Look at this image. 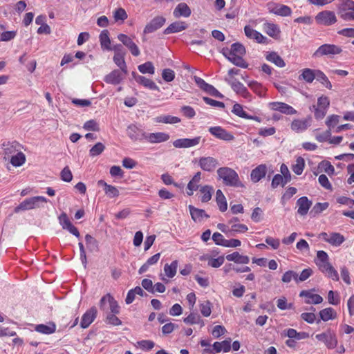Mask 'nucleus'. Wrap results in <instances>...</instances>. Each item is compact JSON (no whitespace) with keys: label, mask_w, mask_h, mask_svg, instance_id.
<instances>
[{"label":"nucleus","mask_w":354,"mask_h":354,"mask_svg":"<svg viewBox=\"0 0 354 354\" xmlns=\"http://www.w3.org/2000/svg\"><path fill=\"white\" fill-rule=\"evenodd\" d=\"M217 174L223 183L227 186L235 187H243L244 185L239 180L238 174L229 167H221L217 170Z\"/></svg>","instance_id":"f257e3e1"},{"label":"nucleus","mask_w":354,"mask_h":354,"mask_svg":"<svg viewBox=\"0 0 354 354\" xmlns=\"http://www.w3.org/2000/svg\"><path fill=\"white\" fill-rule=\"evenodd\" d=\"M48 199L44 196H33L25 199L15 208V212L19 213L21 211L30 210L41 208L44 203H48Z\"/></svg>","instance_id":"f03ea898"},{"label":"nucleus","mask_w":354,"mask_h":354,"mask_svg":"<svg viewBox=\"0 0 354 354\" xmlns=\"http://www.w3.org/2000/svg\"><path fill=\"white\" fill-rule=\"evenodd\" d=\"M342 48L334 44H323L320 46L313 54V57L319 58L322 56L333 57L335 55L341 53Z\"/></svg>","instance_id":"7ed1b4c3"},{"label":"nucleus","mask_w":354,"mask_h":354,"mask_svg":"<svg viewBox=\"0 0 354 354\" xmlns=\"http://www.w3.org/2000/svg\"><path fill=\"white\" fill-rule=\"evenodd\" d=\"M339 15L345 21L354 20V1L344 0L339 8Z\"/></svg>","instance_id":"20e7f679"},{"label":"nucleus","mask_w":354,"mask_h":354,"mask_svg":"<svg viewBox=\"0 0 354 354\" xmlns=\"http://www.w3.org/2000/svg\"><path fill=\"white\" fill-rule=\"evenodd\" d=\"M141 136L143 139L151 144L161 143L167 141L170 136L165 132L147 133L142 132Z\"/></svg>","instance_id":"39448f33"},{"label":"nucleus","mask_w":354,"mask_h":354,"mask_svg":"<svg viewBox=\"0 0 354 354\" xmlns=\"http://www.w3.org/2000/svg\"><path fill=\"white\" fill-rule=\"evenodd\" d=\"M315 20L319 24L330 26L337 21V18L333 11L325 10L319 12L315 17Z\"/></svg>","instance_id":"423d86ee"},{"label":"nucleus","mask_w":354,"mask_h":354,"mask_svg":"<svg viewBox=\"0 0 354 354\" xmlns=\"http://www.w3.org/2000/svg\"><path fill=\"white\" fill-rule=\"evenodd\" d=\"M315 337L317 340L323 342L328 348H334L337 346V339L336 335L330 330L316 335Z\"/></svg>","instance_id":"0eeeda50"},{"label":"nucleus","mask_w":354,"mask_h":354,"mask_svg":"<svg viewBox=\"0 0 354 354\" xmlns=\"http://www.w3.org/2000/svg\"><path fill=\"white\" fill-rule=\"evenodd\" d=\"M231 339H226L221 342H215L212 347L206 348L203 350V354L205 353H217L221 351H223L225 353L230 351L231 348Z\"/></svg>","instance_id":"6e6552de"},{"label":"nucleus","mask_w":354,"mask_h":354,"mask_svg":"<svg viewBox=\"0 0 354 354\" xmlns=\"http://www.w3.org/2000/svg\"><path fill=\"white\" fill-rule=\"evenodd\" d=\"M106 302L109 304V309L111 311L109 313L118 314L120 313V307L118 302L110 294H106L100 299V307L101 310L104 311L106 310Z\"/></svg>","instance_id":"1a4fd4ad"},{"label":"nucleus","mask_w":354,"mask_h":354,"mask_svg":"<svg viewBox=\"0 0 354 354\" xmlns=\"http://www.w3.org/2000/svg\"><path fill=\"white\" fill-rule=\"evenodd\" d=\"M165 18L162 16L155 17L146 25L144 29V33L149 34L155 32L165 24Z\"/></svg>","instance_id":"9d476101"},{"label":"nucleus","mask_w":354,"mask_h":354,"mask_svg":"<svg viewBox=\"0 0 354 354\" xmlns=\"http://www.w3.org/2000/svg\"><path fill=\"white\" fill-rule=\"evenodd\" d=\"M268 8L270 12L274 15L287 17L291 15V9L287 6L270 3L268 5Z\"/></svg>","instance_id":"9b49d317"},{"label":"nucleus","mask_w":354,"mask_h":354,"mask_svg":"<svg viewBox=\"0 0 354 354\" xmlns=\"http://www.w3.org/2000/svg\"><path fill=\"white\" fill-rule=\"evenodd\" d=\"M201 138L200 136L192 139L180 138L173 142V145L176 148H189L198 145L200 143Z\"/></svg>","instance_id":"f8f14e48"},{"label":"nucleus","mask_w":354,"mask_h":354,"mask_svg":"<svg viewBox=\"0 0 354 354\" xmlns=\"http://www.w3.org/2000/svg\"><path fill=\"white\" fill-rule=\"evenodd\" d=\"M59 221L63 229L67 230L76 237H80V234L78 230L72 225L66 213L63 212L59 215Z\"/></svg>","instance_id":"ddd939ff"},{"label":"nucleus","mask_w":354,"mask_h":354,"mask_svg":"<svg viewBox=\"0 0 354 354\" xmlns=\"http://www.w3.org/2000/svg\"><path fill=\"white\" fill-rule=\"evenodd\" d=\"M209 131L216 138L225 141H230L234 139L232 134L227 132L221 127H213L209 129Z\"/></svg>","instance_id":"4468645a"},{"label":"nucleus","mask_w":354,"mask_h":354,"mask_svg":"<svg viewBox=\"0 0 354 354\" xmlns=\"http://www.w3.org/2000/svg\"><path fill=\"white\" fill-rule=\"evenodd\" d=\"M198 164L203 170L212 171L216 169L218 161L213 157H202L199 159Z\"/></svg>","instance_id":"2eb2a0df"},{"label":"nucleus","mask_w":354,"mask_h":354,"mask_svg":"<svg viewBox=\"0 0 354 354\" xmlns=\"http://www.w3.org/2000/svg\"><path fill=\"white\" fill-rule=\"evenodd\" d=\"M97 314V310L95 307H92L88 309L82 316L80 322V326L82 328H88L90 324L95 320Z\"/></svg>","instance_id":"dca6fc26"},{"label":"nucleus","mask_w":354,"mask_h":354,"mask_svg":"<svg viewBox=\"0 0 354 354\" xmlns=\"http://www.w3.org/2000/svg\"><path fill=\"white\" fill-rule=\"evenodd\" d=\"M270 106L272 110L279 111L284 114L294 115L297 113V111L294 108L283 102H272L270 103Z\"/></svg>","instance_id":"f3484780"},{"label":"nucleus","mask_w":354,"mask_h":354,"mask_svg":"<svg viewBox=\"0 0 354 354\" xmlns=\"http://www.w3.org/2000/svg\"><path fill=\"white\" fill-rule=\"evenodd\" d=\"M267 173V166L264 164L259 165L252 170L250 174L251 180L256 183L263 178Z\"/></svg>","instance_id":"a211bd4d"},{"label":"nucleus","mask_w":354,"mask_h":354,"mask_svg":"<svg viewBox=\"0 0 354 354\" xmlns=\"http://www.w3.org/2000/svg\"><path fill=\"white\" fill-rule=\"evenodd\" d=\"M244 32L247 37L254 39L257 42L260 44L266 43L267 38L264 37L261 33L252 29L249 26H245L244 28Z\"/></svg>","instance_id":"6ab92c4d"},{"label":"nucleus","mask_w":354,"mask_h":354,"mask_svg":"<svg viewBox=\"0 0 354 354\" xmlns=\"http://www.w3.org/2000/svg\"><path fill=\"white\" fill-rule=\"evenodd\" d=\"M132 76L138 84H142L145 87H147L151 90L159 91V87L151 80L148 79L144 76L139 75L135 72L132 73Z\"/></svg>","instance_id":"aec40b11"},{"label":"nucleus","mask_w":354,"mask_h":354,"mask_svg":"<svg viewBox=\"0 0 354 354\" xmlns=\"http://www.w3.org/2000/svg\"><path fill=\"white\" fill-rule=\"evenodd\" d=\"M124 75L121 69L114 70L104 77V81L109 84H118L123 80Z\"/></svg>","instance_id":"412c9836"},{"label":"nucleus","mask_w":354,"mask_h":354,"mask_svg":"<svg viewBox=\"0 0 354 354\" xmlns=\"http://www.w3.org/2000/svg\"><path fill=\"white\" fill-rule=\"evenodd\" d=\"M225 81L231 86L232 89L238 94L246 97L248 95L246 87L236 80H230L225 78Z\"/></svg>","instance_id":"4be33fe9"},{"label":"nucleus","mask_w":354,"mask_h":354,"mask_svg":"<svg viewBox=\"0 0 354 354\" xmlns=\"http://www.w3.org/2000/svg\"><path fill=\"white\" fill-rule=\"evenodd\" d=\"M312 202L308 199L306 196L299 198L297 201V205L298 206L297 212L301 216L307 214L310 207H311Z\"/></svg>","instance_id":"5701e85b"},{"label":"nucleus","mask_w":354,"mask_h":354,"mask_svg":"<svg viewBox=\"0 0 354 354\" xmlns=\"http://www.w3.org/2000/svg\"><path fill=\"white\" fill-rule=\"evenodd\" d=\"M263 30L271 37L277 39L279 37L281 30L277 24L266 22L263 26Z\"/></svg>","instance_id":"b1692460"},{"label":"nucleus","mask_w":354,"mask_h":354,"mask_svg":"<svg viewBox=\"0 0 354 354\" xmlns=\"http://www.w3.org/2000/svg\"><path fill=\"white\" fill-rule=\"evenodd\" d=\"M222 53L224 56L229 55V54L245 55V47L241 44L234 43L231 46L230 49H229L227 48H223Z\"/></svg>","instance_id":"393cba45"},{"label":"nucleus","mask_w":354,"mask_h":354,"mask_svg":"<svg viewBox=\"0 0 354 354\" xmlns=\"http://www.w3.org/2000/svg\"><path fill=\"white\" fill-rule=\"evenodd\" d=\"M191 9L185 3H179L174 10V16L176 18L188 17L191 15Z\"/></svg>","instance_id":"a878e982"},{"label":"nucleus","mask_w":354,"mask_h":354,"mask_svg":"<svg viewBox=\"0 0 354 354\" xmlns=\"http://www.w3.org/2000/svg\"><path fill=\"white\" fill-rule=\"evenodd\" d=\"M300 297H304L306 298V304H318L323 301V298L317 294H313L308 290H303L299 294Z\"/></svg>","instance_id":"bb28decb"},{"label":"nucleus","mask_w":354,"mask_h":354,"mask_svg":"<svg viewBox=\"0 0 354 354\" xmlns=\"http://www.w3.org/2000/svg\"><path fill=\"white\" fill-rule=\"evenodd\" d=\"M225 258L227 261H234L236 263L248 264L250 262V258L248 256L241 255L238 252L227 254Z\"/></svg>","instance_id":"cd10ccee"},{"label":"nucleus","mask_w":354,"mask_h":354,"mask_svg":"<svg viewBox=\"0 0 354 354\" xmlns=\"http://www.w3.org/2000/svg\"><path fill=\"white\" fill-rule=\"evenodd\" d=\"M310 125V119L294 120L291 123V129L297 132L306 130Z\"/></svg>","instance_id":"c85d7f7f"},{"label":"nucleus","mask_w":354,"mask_h":354,"mask_svg":"<svg viewBox=\"0 0 354 354\" xmlns=\"http://www.w3.org/2000/svg\"><path fill=\"white\" fill-rule=\"evenodd\" d=\"M189 209L192 218L195 222H200L203 218H209V215L207 214L203 209H198L192 205H189Z\"/></svg>","instance_id":"c756f323"},{"label":"nucleus","mask_w":354,"mask_h":354,"mask_svg":"<svg viewBox=\"0 0 354 354\" xmlns=\"http://www.w3.org/2000/svg\"><path fill=\"white\" fill-rule=\"evenodd\" d=\"M187 28V25L183 21H176L171 24L165 30V35L171 33L178 32L185 30Z\"/></svg>","instance_id":"7c9ffc66"},{"label":"nucleus","mask_w":354,"mask_h":354,"mask_svg":"<svg viewBox=\"0 0 354 354\" xmlns=\"http://www.w3.org/2000/svg\"><path fill=\"white\" fill-rule=\"evenodd\" d=\"M17 145L18 144L17 142H7L2 145L5 160L10 158L12 156L15 155V153L18 151L17 149Z\"/></svg>","instance_id":"2f4dec72"},{"label":"nucleus","mask_w":354,"mask_h":354,"mask_svg":"<svg viewBox=\"0 0 354 354\" xmlns=\"http://www.w3.org/2000/svg\"><path fill=\"white\" fill-rule=\"evenodd\" d=\"M35 330L40 333L50 335L55 332L56 325L54 322H49L47 325L38 324L35 326Z\"/></svg>","instance_id":"473e14b6"},{"label":"nucleus","mask_w":354,"mask_h":354,"mask_svg":"<svg viewBox=\"0 0 354 354\" xmlns=\"http://www.w3.org/2000/svg\"><path fill=\"white\" fill-rule=\"evenodd\" d=\"M316 70L304 68L299 76V80H304L307 83H312L316 77Z\"/></svg>","instance_id":"72a5a7b5"},{"label":"nucleus","mask_w":354,"mask_h":354,"mask_svg":"<svg viewBox=\"0 0 354 354\" xmlns=\"http://www.w3.org/2000/svg\"><path fill=\"white\" fill-rule=\"evenodd\" d=\"M127 131L129 137L133 141L143 139L141 136V133L144 131L134 124L129 125Z\"/></svg>","instance_id":"f704fd0d"},{"label":"nucleus","mask_w":354,"mask_h":354,"mask_svg":"<svg viewBox=\"0 0 354 354\" xmlns=\"http://www.w3.org/2000/svg\"><path fill=\"white\" fill-rule=\"evenodd\" d=\"M243 55H232L229 54V55L225 56L228 60H230L234 65L246 68L248 67V64L245 63L244 59H243Z\"/></svg>","instance_id":"c9c22d12"},{"label":"nucleus","mask_w":354,"mask_h":354,"mask_svg":"<svg viewBox=\"0 0 354 354\" xmlns=\"http://www.w3.org/2000/svg\"><path fill=\"white\" fill-rule=\"evenodd\" d=\"M100 41L101 46L104 49L111 50V40L109 38V32L107 30H104L100 35Z\"/></svg>","instance_id":"e433bc0d"},{"label":"nucleus","mask_w":354,"mask_h":354,"mask_svg":"<svg viewBox=\"0 0 354 354\" xmlns=\"http://www.w3.org/2000/svg\"><path fill=\"white\" fill-rule=\"evenodd\" d=\"M201 173L200 171L197 172L194 176L192 179L189 182V183L187 185V189L189 190L187 192V194L188 195H189V196L192 195L193 194V192L194 190H196L198 188V183L201 180Z\"/></svg>","instance_id":"4c0bfd02"},{"label":"nucleus","mask_w":354,"mask_h":354,"mask_svg":"<svg viewBox=\"0 0 354 354\" xmlns=\"http://www.w3.org/2000/svg\"><path fill=\"white\" fill-rule=\"evenodd\" d=\"M319 316L322 320L327 322L328 320L335 319L337 313L333 308H326L319 312Z\"/></svg>","instance_id":"58836bf2"},{"label":"nucleus","mask_w":354,"mask_h":354,"mask_svg":"<svg viewBox=\"0 0 354 354\" xmlns=\"http://www.w3.org/2000/svg\"><path fill=\"white\" fill-rule=\"evenodd\" d=\"M266 59L274 63L279 67L285 66V62L283 59L275 52H271L267 54Z\"/></svg>","instance_id":"ea45409f"},{"label":"nucleus","mask_w":354,"mask_h":354,"mask_svg":"<svg viewBox=\"0 0 354 354\" xmlns=\"http://www.w3.org/2000/svg\"><path fill=\"white\" fill-rule=\"evenodd\" d=\"M155 121L159 123L175 124L180 122V119L176 116L169 115H160L155 118Z\"/></svg>","instance_id":"a19ab883"},{"label":"nucleus","mask_w":354,"mask_h":354,"mask_svg":"<svg viewBox=\"0 0 354 354\" xmlns=\"http://www.w3.org/2000/svg\"><path fill=\"white\" fill-rule=\"evenodd\" d=\"M178 261H174L171 264H165L164 272L165 275L169 278H173L177 272Z\"/></svg>","instance_id":"79ce46f5"},{"label":"nucleus","mask_w":354,"mask_h":354,"mask_svg":"<svg viewBox=\"0 0 354 354\" xmlns=\"http://www.w3.org/2000/svg\"><path fill=\"white\" fill-rule=\"evenodd\" d=\"M216 200L219 209L221 212H225L227 209V201L225 196L223 195L221 190L218 189L216 194Z\"/></svg>","instance_id":"37998d69"},{"label":"nucleus","mask_w":354,"mask_h":354,"mask_svg":"<svg viewBox=\"0 0 354 354\" xmlns=\"http://www.w3.org/2000/svg\"><path fill=\"white\" fill-rule=\"evenodd\" d=\"M345 238L343 235L338 232H333L330 234V239H328V243L333 246H339L344 241Z\"/></svg>","instance_id":"c03bdc74"},{"label":"nucleus","mask_w":354,"mask_h":354,"mask_svg":"<svg viewBox=\"0 0 354 354\" xmlns=\"http://www.w3.org/2000/svg\"><path fill=\"white\" fill-rule=\"evenodd\" d=\"M316 77L315 79L319 82L325 86L327 88L331 89L332 88V84L329 81L328 78L326 77V75L321 71L316 70Z\"/></svg>","instance_id":"a18cd8bd"},{"label":"nucleus","mask_w":354,"mask_h":354,"mask_svg":"<svg viewBox=\"0 0 354 354\" xmlns=\"http://www.w3.org/2000/svg\"><path fill=\"white\" fill-rule=\"evenodd\" d=\"M124 55H114L113 61L115 64L120 68L124 74L127 75L128 71L126 62L124 61Z\"/></svg>","instance_id":"49530a36"},{"label":"nucleus","mask_w":354,"mask_h":354,"mask_svg":"<svg viewBox=\"0 0 354 354\" xmlns=\"http://www.w3.org/2000/svg\"><path fill=\"white\" fill-rule=\"evenodd\" d=\"M200 192L202 194L201 201L203 203H206L208 202L212 198L213 188L211 186L205 185L201 188Z\"/></svg>","instance_id":"de8ad7c7"},{"label":"nucleus","mask_w":354,"mask_h":354,"mask_svg":"<svg viewBox=\"0 0 354 354\" xmlns=\"http://www.w3.org/2000/svg\"><path fill=\"white\" fill-rule=\"evenodd\" d=\"M26 161V156L22 152H18L10 157V163L15 167L22 165Z\"/></svg>","instance_id":"09e8293b"},{"label":"nucleus","mask_w":354,"mask_h":354,"mask_svg":"<svg viewBox=\"0 0 354 354\" xmlns=\"http://www.w3.org/2000/svg\"><path fill=\"white\" fill-rule=\"evenodd\" d=\"M305 167V162L303 158L298 157L296 160L295 164H294L292 167V169L293 172H295L297 175H300L303 172V170Z\"/></svg>","instance_id":"8fccbe9b"},{"label":"nucleus","mask_w":354,"mask_h":354,"mask_svg":"<svg viewBox=\"0 0 354 354\" xmlns=\"http://www.w3.org/2000/svg\"><path fill=\"white\" fill-rule=\"evenodd\" d=\"M138 70L140 73L145 74H153L155 72L154 66L151 62H147L143 64L138 66Z\"/></svg>","instance_id":"3c124183"},{"label":"nucleus","mask_w":354,"mask_h":354,"mask_svg":"<svg viewBox=\"0 0 354 354\" xmlns=\"http://www.w3.org/2000/svg\"><path fill=\"white\" fill-rule=\"evenodd\" d=\"M286 335L290 339H301L307 337L306 333H297L296 330L289 328L286 330Z\"/></svg>","instance_id":"603ef678"},{"label":"nucleus","mask_w":354,"mask_h":354,"mask_svg":"<svg viewBox=\"0 0 354 354\" xmlns=\"http://www.w3.org/2000/svg\"><path fill=\"white\" fill-rule=\"evenodd\" d=\"M294 279L297 283H298V274L297 272L289 270L286 272L281 278V280L283 283H289L291 280Z\"/></svg>","instance_id":"864d4df0"},{"label":"nucleus","mask_w":354,"mask_h":354,"mask_svg":"<svg viewBox=\"0 0 354 354\" xmlns=\"http://www.w3.org/2000/svg\"><path fill=\"white\" fill-rule=\"evenodd\" d=\"M105 149V146L102 142L96 143L89 151L91 156L94 157L101 154Z\"/></svg>","instance_id":"5fc2aeb1"},{"label":"nucleus","mask_w":354,"mask_h":354,"mask_svg":"<svg viewBox=\"0 0 354 354\" xmlns=\"http://www.w3.org/2000/svg\"><path fill=\"white\" fill-rule=\"evenodd\" d=\"M113 17L115 21H121L123 22L127 19L128 15L124 9L119 8L113 12Z\"/></svg>","instance_id":"6e6d98bb"},{"label":"nucleus","mask_w":354,"mask_h":354,"mask_svg":"<svg viewBox=\"0 0 354 354\" xmlns=\"http://www.w3.org/2000/svg\"><path fill=\"white\" fill-rule=\"evenodd\" d=\"M248 230V227L244 224H233L229 230L230 235L233 236L237 232H245Z\"/></svg>","instance_id":"4d7b16f0"},{"label":"nucleus","mask_w":354,"mask_h":354,"mask_svg":"<svg viewBox=\"0 0 354 354\" xmlns=\"http://www.w3.org/2000/svg\"><path fill=\"white\" fill-rule=\"evenodd\" d=\"M85 241H86V245H87V247L90 249V250H95V249H97L98 248V242L97 241L94 239L91 235L90 234H86L85 236Z\"/></svg>","instance_id":"13d9d810"},{"label":"nucleus","mask_w":354,"mask_h":354,"mask_svg":"<svg viewBox=\"0 0 354 354\" xmlns=\"http://www.w3.org/2000/svg\"><path fill=\"white\" fill-rule=\"evenodd\" d=\"M106 322L113 326H120L122 324V322L119 318L115 316V314L113 313H107Z\"/></svg>","instance_id":"bf43d9fd"},{"label":"nucleus","mask_w":354,"mask_h":354,"mask_svg":"<svg viewBox=\"0 0 354 354\" xmlns=\"http://www.w3.org/2000/svg\"><path fill=\"white\" fill-rule=\"evenodd\" d=\"M232 112L243 118H250L246 112L243 109V107L239 104H235L233 106Z\"/></svg>","instance_id":"052dcab7"},{"label":"nucleus","mask_w":354,"mask_h":354,"mask_svg":"<svg viewBox=\"0 0 354 354\" xmlns=\"http://www.w3.org/2000/svg\"><path fill=\"white\" fill-rule=\"evenodd\" d=\"M60 175L63 181L68 183L73 179V175L68 167H65L61 171Z\"/></svg>","instance_id":"680f3d73"},{"label":"nucleus","mask_w":354,"mask_h":354,"mask_svg":"<svg viewBox=\"0 0 354 354\" xmlns=\"http://www.w3.org/2000/svg\"><path fill=\"white\" fill-rule=\"evenodd\" d=\"M225 258L223 256H220L216 259H210L208 261V266L217 268L223 264Z\"/></svg>","instance_id":"e2e57ef3"},{"label":"nucleus","mask_w":354,"mask_h":354,"mask_svg":"<svg viewBox=\"0 0 354 354\" xmlns=\"http://www.w3.org/2000/svg\"><path fill=\"white\" fill-rule=\"evenodd\" d=\"M277 307L281 310L291 309L293 307L292 304H288L286 297H283L277 301Z\"/></svg>","instance_id":"0e129e2a"},{"label":"nucleus","mask_w":354,"mask_h":354,"mask_svg":"<svg viewBox=\"0 0 354 354\" xmlns=\"http://www.w3.org/2000/svg\"><path fill=\"white\" fill-rule=\"evenodd\" d=\"M162 77L163 80L167 82H171L175 77L174 71L169 68H166L162 71Z\"/></svg>","instance_id":"69168bd1"},{"label":"nucleus","mask_w":354,"mask_h":354,"mask_svg":"<svg viewBox=\"0 0 354 354\" xmlns=\"http://www.w3.org/2000/svg\"><path fill=\"white\" fill-rule=\"evenodd\" d=\"M201 312L205 317H208L211 314V303L209 301H205L201 305Z\"/></svg>","instance_id":"338daca9"},{"label":"nucleus","mask_w":354,"mask_h":354,"mask_svg":"<svg viewBox=\"0 0 354 354\" xmlns=\"http://www.w3.org/2000/svg\"><path fill=\"white\" fill-rule=\"evenodd\" d=\"M339 116L337 115H332L328 116L326 121V124L328 127V130L330 131L332 127H334L339 122Z\"/></svg>","instance_id":"774afa93"}]
</instances>
